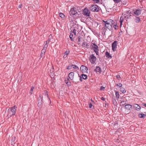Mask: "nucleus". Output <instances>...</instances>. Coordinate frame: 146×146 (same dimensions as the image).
<instances>
[{
    "instance_id": "obj_37",
    "label": "nucleus",
    "mask_w": 146,
    "mask_h": 146,
    "mask_svg": "<svg viewBox=\"0 0 146 146\" xmlns=\"http://www.w3.org/2000/svg\"><path fill=\"white\" fill-rule=\"evenodd\" d=\"M123 19H121V17L120 18L119 21H120V25H121L122 23L123 22Z\"/></svg>"
},
{
    "instance_id": "obj_1",
    "label": "nucleus",
    "mask_w": 146,
    "mask_h": 146,
    "mask_svg": "<svg viewBox=\"0 0 146 146\" xmlns=\"http://www.w3.org/2000/svg\"><path fill=\"white\" fill-rule=\"evenodd\" d=\"M104 22V26L105 28V29H108L110 30H111L112 29V25H113L114 23V21L111 19H109L106 21L103 20Z\"/></svg>"
},
{
    "instance_id": "obj_12",
    "label": "nucleus",
    "mask_w": 146,
    "mask_h": 146,
    "mask_svg": "<svg viewBox=\"0 0 146 146\" xmlns=\"http://www.w3.org/2000/svg\"><path fill=\"white\" fill-rule=\"evenodd\" d=\"M134 109L135 110H139L141 108L140 106L137 104H134L133 106Z\"/></svg>"
},
{
    "instance_id": "obj_40",
    "label": "nucleus",
    "mask_w": 146,
    "mask_h": 146,
    "mask_svg": "<svg viewBox=\"0 0 146 146\" xmlns=\"http://www.w3.org/2000/svg\"><path fill=\"white\" fill-rule=\"evenodd\" d=\"M78 42H80L81 40L80 38V37H78Z\"/></svg>"
},
{
    "instance_id": "obj_11",
    "label": "nucleus",
    "mask_w": 146,
    "mask_h": 146,
    "mask_svg": "<svg viewBox=\"0 0 146 146\" xmlns=\"http://www.w3.org/2000/svg\"><path fill=\"white\" fill-rule=\"evenodd\" d=\"M126 110L130 111L132 108V105L129 104H126L125 106Z\"/></svg>"
},
{
    "instance_id": "obj_48",
    "label": "nucleus",
    "mask_w": 146,
    "mask_h": 146,
    "mask_svg": "<svg viewBox=\"0 0 146 146\" xmlns=\"http://www.w3.org/2000/svg\"><path fill=\"white\" fill-rule=\"evenodd\" d=\"M64 57H65H65H65V55H64Z\"/></svg>"
},
{
    "instance_id": "obj_3",
    "label": "nucleus",
    "mask_w": 146,
    "mask_h": 146,
    "mask_svg": "<svg viewBox=\"0 0 146 146\" xmlns=\"http://www.w3.org/2000/svg\"><path fill=\"white\" fill-rule=\"evenodd\" d=\"M90 9L92 12H96L100 10L99 7L97 5H92L90 7Z\"/></svg>"
},
{
    "instance_id": "obj_17",
    "label": "nucleus",
    "mask_w": 146,
    "mask_h": 146,
    "mask_svg": "<svg viewBox=\"0 0 146 146\" xmlns=\"http://www.w3.org/2000/svg\"><path fill=\"white\" fill-rule=\"evenodd\" d=\"M88 68L85 66L83 65V73L87 72V73Z\"/></svg>"
},
{
    "instance_id": "obj_49",
    "label": "nucleus",
    "mask_w": 146,
    "mask_h": 146,
    "mask_svg": "<svg viewBox=\"0 0 146 146\" xmlns=\"http://www.w3.org/2000/svg\"><path fill=\"white\" fill-rule=\"evenodd\" d=\"M82 66V65L81 66V67H80V69H81V67Z\"/></svg>"
},
{
    "instance_id": "obj_39",
    "label": "nucleus",
    "mask_w": 146,
    "mask_h": 146,
    "mask_svg": "<svg viewBox=\"0 0 146 146\" xmlns=\"http://www.w3.org/2000/svg\"><path fill=\"white\" fill-rule=\"evenodd\" d=\"M113 104L115 106L117 104V102H116V101L115 100L114 101H113Z\"/></svg>"
},
{
    "instance_id": "obj_15",
    "label": "nucleus",
    "mask_w": 146,
    "mask_h": 146,
    "mask_svg": "<svg viewBox=\"0 0 146 146\" xmlns=\"http://www.w3.org/2000/svg\"><path fill=\"white\" fill-rule=\"evenodd\" d=\"M141 10L140 9H137L136 10V11L134 12V14L137 15H139L141 14Z\"/></svg>"
},
{
    "instance_id": "obj_14",
    "label": "nucleus",
    "mask_w": 146,
    "mask_h": 146,
    "mask_svg": "<svg viewBox=\"0 0 146 146\" xmlns=\"http://www.w3.org/2000/svg\"><path fill=\"white\" fill-rule=\"evenodd\" d=\"M97 73L99 72L100 73L102 71L101 68L99 66H96V68L94 70Z\"/></svg>"
},
{
    "instance_id": "obj_44",
    "label": "nucleus",
    "mask_w": 146,
    "mask_h": 146,
    "mask_svg": "<svg viewBox=\"0 0 146 146\" xmlns=\"http://www.w3.org/2000/svg\"><path fill=\"white\" fill-rule=\"evenodd\" d=\"M74 33V34H75V35H76V33L75 32V29H74V30H73V32Z\"/></svg>"
},
{
    "instance_id": "obj_35",
    "label": "nucleus",
    "mask_w": 146,
    "mask_h": 146,
    "mask_svg": "<svg viewBox=\"0 0 146 146\" xmlns=\"http://www.w3.org/2000/svg\"><path fill=\"white\" fill-rule=\"evenodd\" d=\"M78 75H79V77H80V81L81 82L82 81V74H81V75H80V76L79 75V74H78Z\"/></svg>"
},
{
    "instance_id": "obj_46",
    "label": "nucleus",
    "mask_w": 146,
    "mask_h": 146,
    "mask_svg": "<svg viewBox=\"0 0 146 146\" xmlns=\"http://www.w3.org/2000/svg\"><path fill=\"white\" fill-rule=\"evenodd\" d=\"M143 106H145L146 107V104H144V103H143Z\"/></svg>"
},
{
    "instance_id": "obj_52",
    "label": "nucleus",
    "mask_w": 146,
    "mask_h": 146,
    "mask_svg": "<svg viewBox=\"0 0 146 146\" xmlns=\"http://www.w3.org/2000/svg\"><path fill=\"white\" fill-rule=\"evenodd\" d=\"M131 15H130L129 17H130Z\"/></svg>"
},
{
    "instance_id": "obj_23",
    "label": "nucleus",
    "mask_w": 146,
    "mask_h": 146,
    "mask_svg": "<svg viewBox=\"0 0 146 146\" xmlns=\"http://www.w3.org/2000/svg\"><path fill=\"white\" fill-rule=\"evenodd\" d=\"M141 19L139 17H136L135 20V21L136 23H139Z\"/></svg>"
},
{
    "instance_id": "obj_22",
    "label": "nucleus",
    "mask_w": 146,
    "mask_h": 146,
    "mask_svg": "<svg viewBox=\"0 0 146 146\" xmlns=\"http://www.w3.org/2000/svg\"><path fill=\"white\" fill-rule=\"evenodd\" d=\"M126 104V101H123L121 102H120V106H123L125 104Z\"/></svg>"
},
{
    "instance_id": "obj_29",
    "label": "nucleus",
    "mask_w": 146,
    "mask_h": 146,
    "mask_svg": "<svg viewBox=\"0 0 146 146\" xmlns=\"http://www.w3.org/2000/svg\"><path fill=\"white\" fill-rule=\"evenodd\" d=\"M87 77V76L86 75L83 73V79H86Z\"/></svg>"
},
{
    "instance_id": "obj_19",
    "label": "nucleus",
    "mask_w": 146,
    "mask_h": 146,
    "mask_svg": "<svg viewBox=\"0 0 146 146\" xmlns=\"http://www.w3.org/2000/svg\"><path fill=\"white\" fill-rule=\"evenodd\" d=\"M88 44V43H87L86 42H83V47H84L86 48H88L89 46Z\"/></svg>"
},
{
    "instance_id": "obj_51",
    "label": "nucleus",
    "mask_w": 146,
    "mask_h": 146,
    "mask_svg": "<svg viewBox=\"0 0 146 146\" xmlns=\"http://www.w3.org/2000/svg\"><path fill=\"white\" fill-rule=\"evenodd\" d=\"M126 17H127V16H126V17H125V18H126Z\"/></svg>"
},
{
    "instance_id": "obj_6",
    "label": "nucleus",
    "mask_w": 146,
    "mask_h": 146,
    "mask_svg": "<svg viewBox=\"0 0 146 146\" xmlns=\"http://www.w3.org/2000/svg\"><path fill=\"white\" fill-rule=\"evenodd\" d=\"M70 14L73 15H75L76 14H78V15L79 14L77 11V9L75 8H73L71 9L70 11Z\"/></svg>"
},
{
    "instance_id": "obj_50",
    "label": "nucleus",
    "mask_w": 146,
    "mask_h": 146,
    "mask_svg": "<svg viewBox=\"0 0 146 146\" xmlns=\"http://www.w3.org/2000/svg\"><path fill=\"white\" fill-rule=\"evenodd\" d=\"M47 96L48 97V94H47Z\"/></svg>"
},
{
    "instance_id": "obj_20",
    "label": "nucleus",
    "mask_w": 146,
    "mask_h": 146,
    "mask_svg": "<svg viewBox=\"0 0 146 146\" xmlns=\"http://www.w3.org/2000/svg\"><path fill=\"white\" fill-rule=\"evenodd\" d=\"M106 57L108 58H112V56H111L110 55V53L108 52H106Z\"/></svg>"
},
{
    "instance_id": "obj_34",
    "label": "nucleus",
    "mask_w": 146,
    "mask_h": 146,
    "mask_svg": "<svg viewBox=\"0 0 146 146\" xmlns=\"http://www.w3.org/2000/svg\"><path fill=\"white\" fill-rule=\"evenodd\" d=\"M105 88V87H103V86H102L100 89V90H104Z\"/></svg>"
},
{
    "instance_id": "obj_10",
    "label": "nucleus",
    "mask_w": 146,
    "mask_h": 146,
    "mask_svg": "<svg viewBox=\"0 0 146 146\" xmlns=\"http://www.w3.org/2000/svg\"><path fill=\"white\" fill-rule=\"evenodd\" d=\"M47 49V45H45V47H44L43 48L41 51V52L40 54V56L42 58L43 55H44L46 50Z\"/></svg>"
},
{
    "instance_id": "obj_43",
    "label": "nucleus",
    "mask_w": 146,
    "mask_h": 146,
    "mask_svg": "<svg viewBox=\"0 0 146 146\" xmlns=\"http://www.w3.org/2000/svg\"><path fill=\"white\" fill-rule=\"evenodd\" d=\"M22 6V5L21 4L20 5H19L18 6V8H21V7Z\"/></svg>"
},
{
    "instance_id": "obj_45",
    "label": "nucleus",
    "mask_w": 146,
    "mask_h": 146,
    "mask_svg": "<svg viewBox=\"0 0 146 146\" xmlns=\"http://www.w3.org/2000/svg\"><path fill=\"white\" fill-rule=\"evenodd\" d=\"M65 54H66V56H67V55L68 54V53L67 52H65Z\"/></svg>"
},
{
    "instance_id": "obj_41",
    "label": "nucleus",
    "mask_w": 146,
    "mask_h": 146,
    "mask_svg": "<svg viewBox=\"0 0 146 146\" xmlns=\"http://www.w3.org/2000/svg\"><path fill=\"white\" fill-rule=\"evenodd\" d=\"M101 99L103 101H105V98L103 97H102L101 98Z\"/></svg>"
},
{
    "instance_id": "obj_8",
    "label": "nucleus",
    "mask_w": 146,
    "mask_h": 146,
    "mask_svg": "<svg viewBox=\"0 0 146 146\" xmlns=\"http://www.w3.org/2000/svg\"><path fill=\"white\" fill-rule=\"evenodd\" d=\"M117 41H115L112 44V49L113 51H115L116 50V48H117Z\"/></svg>"
},
{
    "instance_id": "obj_38",
    "label": "nucleus",
    "mask_w": 146,
    "mask_h": 146,
    "mask_svg": "<svg viewBox=\"0 0 146 146\" xmlns=\"http://www.w3.org/2000/svg\"><path fill=\"white\" fill-rule=\"evenodd\" d=\"M89 108H91L92 107V103H90L89 104Z\"/></svg>"
},
{
    "instance_id": "obj_31",
    "label": "nucleus",
    "mask_w": 146,
    "mask_h": 146,
    "mask_svg": "<svg viewBox=\"0 0 146 146\" xmlns=\"http://www.w3.org/2000/svg\"><path fill=\"white\" fill-rule=\"evenodd\" d=\"M113 27L115 29L117 30V24L114 25L113 26Z\"/></svg>"
},
{
    "instance_id": "obj_25",
    "label": "nucleus",
    "mask_w": 146,
    "mask_h": 146,
    "mask_svg": "<svg viewBox=\"0 0 146 146\" xmlns=\"http://www.w3.org/2000/svg\"><path fill=\"white\" fill-rule=\"evenodd\" d=\"M120 91L123 93H124L125 92V90L124 88L122 87L120 89Z\"/></svg>"
},
{
    "instance_id": "obj_5",
    "label": "nucleus",
    "mask_w": 146,
    "mask_h": 146,
    "mask_svg": "<svg viewBox=\"0 0 146 146\" xmlns=\"http://www.w3.org/2000/svg\"><path fill=\"white\" fill-rule=\"evenodd\" d=\"M89 59L91 63L94 64L96 62L97 58L93 54H92L90 56Z\"/></svg>"
},
{
    "instance_id": "obj_36",
    "label": "nucleus",
    "mask_w": 146,
    "mask_h": 146,
    "mask_svg": "<svg viewBox=\"0 0 146 146\" xmlns=\"http://www.w3.org/2000/svg\"><path fill=\"white\" fill-rule=\"evenodd\" d=\"M94 1V3H98L99 2V0H93Z\"/></svg>"
},
{
    "instance_id": "obj_4",
    "label": "nucleus",
    "mask_w": 146,
    "mask_h": 146,
    "mask_svg": "<svg viewBox=\"0 0 146 146\" xmlns=\"http://www.w3.org/2000/svg\"><path fill=\"white\" fill-rule=\"evenodd\" d=\"M83 14L85 16L90 17V12L87 7H86L83 10Z\"/></svg>"
},
{
    "instance_id": "obj_30",
    "label": "nucleus",
    "mask_w": 146,
    "mask_h": 146,
    "mask_svg": "<svg viewBox=\"0 0 146 146\" xmlns=\"http://www.w3.org/2000/svg\"><path fill=\"white\" fill-rule=\"evenodd\" d=\"M116 78L118 80H120V79L121 78V77L119 75H117L116 76Z\"/></svg>"
},
{
    "instance_id": "obj_13",
    "label": "nucleus",
    "mask_w": 146,
    "mask_h": 146,
    "mask_svg": "<svg viewBox=\"0 0 146 146\" xmlns=\"http://www.w3.org/2000/svg\"><path fill=\"white\" fill-rule=\"evenodd\" d=\"M65 83L66 84L67 86H70L71 85V83L70 81V80L68 78L66 79L65 80Z\"/></svg>"
},
{
    "instance_id": "obj_18",
    "label": "nucleus",
    "mask_w": 146,
    "mask_h": 146,
    "mask_svg": "<svg viewBox=\"0 0 146 146\" xmlns=\"http://www.w3.org/2000/svg\"><path fill=\"white\" fill-rule=\"evenodd\" d=\"M138 116L140 118L144 119L145 117V114L143 113H139L138 114Z\"/></svg>"
},
{
    "instance_id": "obj_24",
    "label": "nucleus",
    "mask_w": 146,
    "mask_h": 146,
    "mask_svg": "<svg viewBox=\"0 0 146 146\" xmlns=\"http://www.w3.org/2000/svg\"><path fill=\"white\" fill-rule=\"evenodd\" d=\"M35 88L34 86H32L31 87V89L30 91V94L31 95L33 93V90Z\"/></svg>"
},
{
    "instance_id": "obj_42",
    "label": "nucleus",
    "mask_w": 146,
    "mask_h": 146,
    "mask_svg": "<svg viewBox=\"0 0 146 146\" xmlns=\"http://www.w3.org/2000/svg\"><path fill=\"white\" fill-rule=\"evenodd\" d=\"M15 137H12V140H13V141H14L15 140Z\"/></svg>"
},
{
    "instance_id": "obj_33",
    "label": "nucleus",
    "mask_w": 146,
    "mask_h": 146,
    "mask_svg": "<svg viewBox=\"0 0 146 146\" xmlns=\"http://www.w3.org/2000/svg\"><path fill=\"white\" fill-rule=\"evenodd\" d=\"M116 86H119V87H121V86H122V84L121 83L117 84H116Z\"/></svg>"
},
{
    "instance_id": "obj_55",
    "label": "nucleus",
    "mask_w": 146,
    "mask_h": 146,
    "mask_svg": "<svg viewBox=\"0 0 146 146\" xmlns=\"http://www.w3.org/2000/svg\"><path fill=\"white\" fill-rule=\"evenodd\" d=\"M145 116H146V114H145Z\"/></svg>"
},
{
    "instance_id": "obj_21",
    "label": "nucleus",
    "mask_w": 146,
    "mask_h": 146,
    "mask_svg": "<svg viewBox=\"0 0 146 146\" xmlns=\"http://www.w3.org/2000/svg\"><path fill=\"white\" fill-rule=\"evenodd\" d=\"M59 16L60 17H61L63 19H64L65 18V16L64 15V14L62 13H59Z\"/></svg>"
},
{
    "instance_id": "obj_26",
    "label": "nucleus",
    "mask_w": 146,
    "mask_h": 146,
    "mask_svg": "<svg viewBox=\"0 0 146 146\" xmlns=\"http://www.w3.org/2000/svg\"><path fill=\"white\" fill-rule=\"evenodd\" d=\"M116 98L117 99H118L119 98V92L117 91L115 92Z\"/></svg>"
},
{
    "instance_id": "obj_7",
    "label": "nucleus",
    "mask_w": 146,
    "mask_h": 146,
    "mask_svg": "<svg viewBox=\"0 0 146 146\" xmlns=\"http://www.w3.org/2000/svg\"><path fill=\"white\" fill-rule=\"evenodd\" d=\"M92 48H94V51L96 52V54L98 55L99 50L98 46L96 44H94L92 46Z\"/></svg>"
},
{
    "instance_id": "obj_27",
    "label": "nucleus",
    "mask_w": 146,
    "mask_h": 146,
    "mask_svg": "<svg viewBox=\"0 0 146 146\" xmlns=\"http://www.w3.org/2000/svg\"><path fill=\"white\" fill-rule=\"evenodd\" d=\"M49 41H50L49 39L48 40H47L46 41V43H45V44L44 45V47H45V45H47V48L48 46V44L49 42Z\"/></svg>"
},
{
    "instance_id": "obj_16",
    "label": "nucleus",
    "mask_w": 146,
    "mask_h": 146,
    "mask_svg": "<svg viewBox=\"0 0 146 146\" xmlns=\"http://www.w3.org/2000/svg\"><path fill=\"white\" fill-rule=\"evenodd\" d=\"M74 74L73 72H70L69 75V77L71 80H72L74 78Z\"/></svg>"
},
{
    "instance_id": "obj_9",
    "label": "nucleus",
    "mask_w": 146,
    "mask_h": 146,
    "mask_svg": "<svg viewBox=\"0 0 146 146\" xmlns=\"http://www.w3.org/2000/svg\"><path fill=\"white\" fill-rule=\"evenodd\" d=\"M78 68V69H79V68H78V67L76 65H74L72 64H70L68 66L67 68V69H71L72 68Z\"/></svg>"
},
{
    "instance_id": "obj_28",
    "label": "nucleus",
    "mask_w": 146,
    "mask_h": 146,
    "mask_svg": "<svg viewBox=\"0 0 146 146\" xmlns=\"http://www.w3.org/2000/svg\"><path fill=\"white\" fill-rule=\"evenodd\" d=\"M73 34L72 33H70V38L72 41L73 40Z\"/></svg>"
},
{
    "instance_id": "obj_2",
    "label": "nucleus",
    "mask_w": 146,
    "mask_h": 146,
    "mask_svg": "<svg viewBox=\"0 0 146 146\" xmlns=\"http://www.w3.org/2000/svg\"><path fill=\"white\" fill-rule=\"evenodd\" d=\"M17 107L14 106L13 107L9 108L7 110V117L8 118L11 117V116L15 115L17 110Z\"/></svg>"
},
{
    "instance_id": "obj_54",
    "label": "nucleus",
    "mask_w": 146,
    "mask_h": 146,
    "mask_svg": "<svg viewBox=\"0 0 146 146\" xmlns=\"http://www.w3.org/2000/svg\"><path fill=\"white\" fill-rule=\"evenodd\" d=\"M91 101H92V99L91 100Z\"/></svg>"
},
{
    "instance_id": "obj_53",
    "label": "nucleus",
    "mask_w": 146,
    "mask_h": 146,
    "mask_svg": "<svg viewBox=\"0 0 146 146\" xmlns=\"http://www.w3.org/2000/svg\"><path fill=\"white\" fill-rule=\"evenodd\" d=\"M91 101H92V99L91 100Z\"/></svg>"
},
{
    "instance_id": "obj_32",
    "label": "nucleus",
    "mask_w": 146,
    "mask_h": 146,
    "mask_svg": "<svg viewBox=\"0 0 146 146\" xmlns=\"http://www.w3.org/2000/svg\"><path fill=\"white\" fill-rule=\"evenodd\" d=\"M115 3H118L120 2L121 0H113Z\"/></svg>"
},
{
    "instance_id": "obj_47",
    "label": "nucleus",
    "mask_w": 146,
    "mask_h": 146,
    "mask_svg": "<svg viewBox=\"0 0 146 146\" xmlns=\"http://www.w3.org/2000/svg\"><path fill=\"white\" fill-rule=\"evenodd\" d=\"M128 13L129 14H131V12H129V11H128V13H127V14H128Z\"/></svg>"
}]
</instances>
